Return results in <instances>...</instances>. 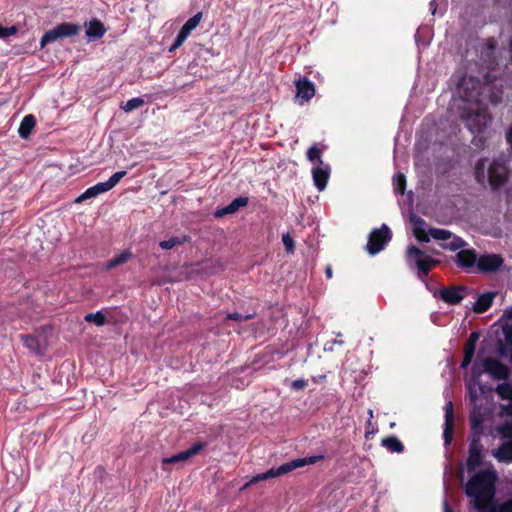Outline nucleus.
Wrapping results in <instances>:
<instances>
[{"instance_id": "nucleus-42", "label": "nucleus", "mask_w": 512, "mask_h": 512, "mask_svg": "<svg viewBox=\"0 0 512 512\" xmlns=\"http://www.w3.org/2000/svg\"><path fill=\"white\" fill-rule=\"evenodd\" d=\"M186 39H187V37L179 32L173 45L170 47L169 51L172 52V51L176 50L177 48H179Z\"/></svg>"}, {"instance_id": "nucleus-41", "label": "nucleus", "mask_w": 512, "mask_h": 512, "mask_svg": "<svg viewBox=\"0 0 512 512\" xmlns=\"http://www.w3.org/2000/svg\"><path fill=\"white\" fill-rule=\"evenodd\" d=\"M228 319L234 320V321H244L252 318L251 314H241V313H230L227 315Z\"/></svg>"}, {"instance_id": "nucleus-37", "label": "nucleus", "mask_w": 512, "mask_h": 512, "mask_svg": "<svg viewBox=\"0 0 512 512\" xmlns=\"http://www.w3.org/2000/svg\"><path fill=\"white\" fill-rule=\"evenodd\" d=\"M282 242L288 253H292L294 251V240L289 234H284L282 236Z\"/></svg>"}, {"instance_id": "nucleus-8", "label": "nucleus", "mask_w": 512, "mask_h": 512, "mask_svg": "<svg viewBox=\"0 0 512 512\" xmlns=\"http://www.w3.org/2000/svg\"><path fill=\"white\" fill-rule=\"evenodd\" d=\"M408 256L415 259L416 265L423 275H427L432 266L437 263V261L433 260L415 246H411L408 249Z\"/></svg>"}, {"instance_id": "nucleus-39", "label": "nucleus", "mask_w": 512, "mask_h": 512, "mask_svg": "<svg viewBox=\"0 0 512 512\" xmlns=\"http://www.w3.org/2000/svg\"><path fill=\"white\" fill-rule=\"evenodd\" d=\"M235 213L234 209L231 207L230 204H228L227 206L221 208V209H218L214 212V216L217 217V218H220L224 215H227V214H233Z\"/></svg>"}, {"instance_id": "nucleus-55", "label": "nucleus", "mask_w": 512, "mask_h": 512, "mask_svg": "<svg viewBox=\"0 0 512 512\" xmlns=\"http://www.w3.org/2000/svg\"><path fill=\"white\" fill-rule=\"evenodd\" d=\"M444 512H452V511L450 510V508H449V506H448V503H447V502H445V503H444Z\"/></svg>"}, {"instance_id": "nucleus-32", "label": "nucleus", "mask_w": 512, "mask_h": 512, "mask_svg": "<svg viewBox=\"0 0 512 512\" xmlns=\"http://www.w3.org/2000/svg\"><path fill=\"white\" fill-rule=\"evenodd\" d=\"M22 341L25 347L28 349L34 351V352H40V344L38 340L33 336H22Z\"/></svg>"}, {"instance_id": "nucleus-35", "label": "nucleus", "mask_w": 512, "mask_h": 512, "mask_svg": "<svg viewBox=\"0 0 512 512\" xmlns=\"http://www.w3.org/2000/svg\"><path fill=\"white\" fill-rule=\"evenodd\" d=\"M126 171H118L116 173H114L108 180V184L110 185L111 188H114L119 182L120 180L126 175Z\"/></svg>"}, {"instance_id": "nucleus-30", "label": "nucleus", "mask_w": 512, "mask_h": 512, "mask_svg": "<svg viewBox=\"0 0 512 512\" xmlns=\"http://www.w3.org/2000/svg\"><path fill=\"white\" fill-rule=\"evenodd\" d=\"M144 105V100L140 97L132 98L128 100L124 105H122V109L125 112H131L135 109H138Z\"/></svg>"}, {"instance_id": "nucleus-15", "label": "nucleus", "mask_w": 512, "mask_h": 512, "mask_svg": "<svg viewBox=\"0 0 512 512\" xmlns=\"http://www.w3.org/2000/svg\"><path fill=\"white\" fill-rule=\"evenodd\" d=\"M411 222L413 224V233L417 240L421 242H429L430 234L429 231H426V223L419 217L413 216L411 217Z\"/></svg>"}, {"instance_id": "nucleus-48", "label": "nucleus", "mask_w": 512, "mask_h": 512, "mask_svg": "<svg viewBox=\"0 0 512 512\" xmlns=\"http://www.w3.org/2000/svg\"><path fill=\"white\" fill-rule=\"evenodd\" d=\"M501 414L512 416V404L501 406Z\"/></svg>"}, {"instance_id": "nucleus-51", "label": "nucleus", "mask_w": 512, "mask_h": 512, "mask_svg": "<svg viewBox=\"0 0 512 512\" xmlns=\"http://www.w3.org/2000/svg\"><path fill=\"white\" fill-rule=\"evenodd\" d=\"M470 398L473 403L476 401L477 398V393L475 391H472V389H470Z\"/></svg>"}, {"instance_id": "nucleus-10", "label": "nucleus", "mask_w": 512, "mask_h": 512, "mask_svg": "<svg viewBox=\"0 0 512 512\" xmlns=\"http://www.w3.org/2000/svg\"><path fill=\"white\" fill-rule=\"evenodd\" d=\"M204 448L203 443H195L191 448L182 451L178 454H175L171 457L163 458V464H176L179 462H185L189 460L191 457L197 455Z\"/></svg>"}, {"instance_id": "nucleus-14", "label": "nucleus", "mask_w": 512, "mask_h": 512, "mask_svg": "<svg viewBox=\"0 0 512 512\" xmlns=\"http://www.w3.org/2000/svg\"><path fill=\"white\" fill-rule=\"evenodd\" d=\"M329 174L330 169L328 166L322 167V165H320L312 170L313 181L318 190L322 191L325 189Z\"/></svg>"}, {"instance_id": "nucleus-20", "label": "nucleus", "mask_w": 512, "mask_h": 512, "mask_svg": "<svg viewBox=\"0 0 512 512\" xmlns=\"http://www.w3.org/2000/svg\"><path fill=\"white\" fill-rule=\"evenodd\" d=\"M453 424V406L451 402H448L445 407V430H444V438L445 442L448 444L451 439V429Z\"/></svg>"}, {"instance_id": "nucleus-40", "label": "nucleus", "mask_w": 512, "mask_h": 512, "mask_svg": "<svg viewBox=\"0 0 512 512\" xmlns=\"http://www.w3.org/2000/svg\"><path fill=\"white\" fill-rule=\"evenodd\" d=\"M499 432L503 437L512 438V422L502 425Z\"/></svg>"}, {"instance_id": "nucleus-47", "label": "nucleus", "mask_w": 512, "mask_h": 512, "mask_svg": "<svg viewBox=\"0 0 512 512\" xmlns=\"http://www.w3.org/2000/svg\"><path fill=\"white\" fill-rule=\"evenodd\" d=\"M475 347H476L475 345L470 344V343L467 342L465 344L464 354H466L468 356H473L474 357Z\"/></svg>"}, {"instance_id": "nucleus-44", "label": "nucleus", "mask_w": 512, "mask_h": 512, "mask_svg": "<svg viewBox=\"0 0 512 512\" xmlns=\"http://www.w3.org/2000/svg\"><path fill=\"white\" fill-rule=\"evenodd\" d=\"M307 386V381L304 379H297L291 382V388L294 390H302Z\"/></svg>"}, {"instance_id": "nucleus-21", "label": "nucleus", "mask_w": 512, "mask_h": 512, "mask_svg": "<svg viewBox=\"0 0 512 512\" xmlns=\"http://www.w3.org/2000/svg\"><path fill=\"white\" fill-rule=\"evenodd\" d=\"M493 456L500 462L512 461V442L503 444L497 450L493 451Z\"/></svg>"}, {"instance_id": "nucleus-9", "label": "nucleus", "mask_w": 512, "mask_h": 512, "mask_svg": "<svg viewBox=\"0 0 512 512\" xmlns=\"http://www.w3.org/2000/svg\"><path fill=\"white\" fill-rule=\"evenodd\" d=\"M296 99L302 105L305 102H308L315 95V86L314 84L304 79H299L296 81Z\"/></svg>"}, {"instance_id": "nucleus-19", "label": "nucleus", "mask_w": 512, "mask_h": 512, "mask_svg": "<svg viewBox=\"0 0 512 512\" xmlns=\"http://www.w3.org/2000/svg\"><path fill=\"white\" fill-rule=\"evenodd\" d=\"M104 33V26L99 20H92L87 25L86 36L89 38L99 39Z\"/></svg>"}, {"instance_id": "nucleus-16", "label": "nucleus", "mask_w": 512, "mask_h": 512, "mask_svg": "<svg viewBox=\"0 0 512 512\" xmlns=\"http://www.w3.org/2000/svg\"><path fill=\"white\" fill-rule=\"evenodd\" d=\"M457 263L462 267H472L477 263L476 253L472 249H462L456 255Z\"/></svg>"}, {"instance_id": "nucleus-54", "label": "nucleus", "mask_w": 512, "mask_h": 512, "mask_svg": "<svg viewBox=\"0 0 512 512\" xmlns=\"http://www.w3.org/2000/svg\"><path fill=\"white\" fill-rule=\"evenodd\" d=\"M471 421H472L473 427H476L479 425V421L476 420V418L474 416L471 417Z\"/></svg>"}, {"instance_id": "nucleus-31", "label": "nucleus", "mask_w": 512, "mask_h": 512, "mask_svg": "<svg viewBox=\"0 0 512 512\" xmlns=\"http://www.w3.org/2000/svg\"><path fill=\"white\" fill-rule=\"evenodd\" d=\"M85 320L87 322L95 323L97 326H102L105 324L106 317L105 315L98 311L96 313H89L85 316Z\"/></svg>"}, {"instance_id": "nucleus-38", "label": "nucleus", "mask_w": 512, "mask_h": 512, "mask_svg": "<svg viewBox=\"0 0 512 512\" xmlns=\"http://www.w3.org/2000/svg\"><path fill=\"white\" fill-rule=\"evenodd\" d=\"M180 243H181V240L179 238L172 237L169 240L161 241L159 243V246L162 249H171V248H173L174 246H176L177 244H180Z\"/></svg>"}, {"instance_id": "nucleus-1", "label": "nucleus", "mask_w": 512, "mask_h": 512, "mask_svg": "<svg viewBox=\"0 0 512 512\" xmlns=\"http://www.w3.org/2000/svg\"><path fill=\"white\" fill-rule=\"evenodd\" d=\"M493 89L491 84L482 85L472 77H464L457 87L452 107L465 121L472 134H482L491 121L484 102L485 98L488 97L492 104H497L502 100V92L500 90L495 92Z\"/></svg>"}, {"instance_id": "nucleus-33", "label": "nucleus", "mask_w": 512, "mask_h": 512, "mask_svg": "<svg viewBox=\"0 0 512 512\" xmlns=\"http://www.w3.org/2000/svg\"><path fill=\"white\" fill-rule=\"evenodd\" d=\"M96 187L95 185L88 188L84 193H82L77 199H76V202L77 203H81L87 199H91V198H94L96 196L99 195L98 191L95 190Z\"/></svg>"}, {"instance_id": "nucleus-53", "label": "nucleus", "mask_w": 512, "mask_h": 512, "mask_svg": "<svg viewBox=\"0 0 512 512\" xmlns=\"http://www.w3.org/2000/svg\"><path fill=\"white\" fill-rule=\"evenodd\" d=\"M325 272H326V275H327L328 278H332V269H331V267H327Z\"/></svg>"}, {"instance_id": "nucleus-43", "label": "nucleus", "mask_w": 512, "mask_h": 512, "mask_svg": "<svg viewBox=\"0 0 512 512\" xmlns=\"http://www.w3.org/2000/svg\"><path fill=\"white\" fill-rule=\"evenodd\" d=\"M17 29L14 26L4 28L0 25V38H6L8 36L14 35Z\"/></svg>"}, {"instance_id": "nucleus-18", "label": "nucleus", "mask_w": 512, "mask_h": 512, "mask_svg": "<svg viewBox=\"0 0 512 512\" xmlns=\"http://www.w3.org/2000/svg\"><path fill=\"white\" fill-rule=\"evenodd\" d=\"M36 124L35 117L31 114L26 115L20 123L18 133L21 138L26 139Z\"/></svg>"}, {"instance_id": "nucleus-3", "label": "nucleus", "mask_w": 512, "mask_h": 512, "mask_svg": "<svg viewBox=\"0 0 512 512\" xmlns=\"http://www.w3.org/2000/svg\"><path fill=\"white\" fill-rule=\"evenodd\" d=\"M474 174L478 183H489L495 189L506 181L507 168L500 159L483 158L476 163Z\"/></svg>"}, {"instance_id": "nucleus-45", "label": "nucleus", "mask_w": 512, "mask_h": 512, "mask_svg": "<svg viewBox=\"0 0 512 512\" xmlns=\"http://www.w3.org/2000/svg\"><path fill=\"white\" fill-rule=\"evenodd\" d=\"M96 189L98 191L99 194H102V193H105V192H108L110 191L112 188L110 187V185L108 184L107 181L105 182H99L95 185Z\"/></svg>"}, {"instance_id": "nucleus-49", "label": "nucleus", "mask_w": 512, "mask_h": 512, "mask_svg": "<svg viewBox=\"0 0 512 512\" xmlns=\"http://www.w3.org/2000/svg\"><path fill=\"white\" fill-rule=\"evenodd\" d=\"M478 339H479V334L477 332H473L470 334L467 342L476 346Z\"/></svg>"}, {"instance_id": "nucleus-11", "label": "nucleus", "mask_w": 512, "mask_h": 512, "mask_svg": "<svg viewBox=\"0 0 512 512\" xmlns=\"http://www.w3.org/2000/svg\"><path fill=\"white\" fill-rule=\"evenodd\" d=\"M503 264V259L497 254L482 255L478 258L477 266L481 271L492 272Z\"/></svg>"}, {"instance_id": "nucleus-7", "label": "nucleus", "mask_w": 512, "mask_h": 512, "mask_svg": "<svg viewBox=\"0 0 512 512\" xmlns=\"http://www.w3.org/2000/svg\"><path fill=\"white\" fill-rule=\"evenodd\" d=\"M391 239L390 229L386 225H382L381 228L375 229L370 233L367 250L371 255H375L380 252L383 247Z\"/></svg>"}, {"instance_id": "nucleus-46", "label": "nucleus", "mask_w": 512, "mask_h": 512, "mask_svg": "<svg viewBox=\"0 0 512 512\" xmlns=\"http://www.w3.org/2000/svg\"><path fill=\"white\" fill-rule=\"evenodd\" d=\"M504 334L506 342H512V319L510 323L505 325Z\"/></svg>"}, {"instance_id": "nucleus-17", "label": "nucleus", "mask_w": 512, "mask_h": 512, "mask_svg": "<svg viewBox=\"0 0 512 512\" xmlns=\"http://www.w3.org/2000/svg\"><path fill=\"white\" fill-rule=\"evenodd\" d=\"M494 297L495 294L491 292L480 295L473 305V310L476 313L485 312L492 305Z\"/></svg>"}, {"instance_id": "nucleus-52", "label": "nucleus", "mask_w": 512, "mask_h": 512, "mask_svg": "<svg viewBox=\"0 0 512 512\" xmlns=\"http://www.w3.org/2000/svg\"><path fill=\"white\" fill-rule=\"evenodd\" d=\"M507 140L512 145V127L511 130L507 133Z\"/></svg>"}, {"instance_id": "nucleus-26", "label": "nucleus", "mask_w": 512, "mask_h": 512, "mask_svg": "<svg viewBox=\"0 0 512 512\" xmlns=\"http://www.w3.org/2000/svg\"><path fill=\"white\" fill-rule=\"evenodd\" d=\"M382 445L392 452H402L404 449L400 440L394 436L383 439Z\"/></svg>"}, {"instance_id": "nucleus-2", "label": "nucleus", "mask_w": 512, "mask_h": 512, "mask_svg": "<svg viewBox=\"0 0 512 512\" xmlns=\"http://www.w3.org/2000/svg\"><path fill=\"white\" fill-rule=\"evenodd\" d=\"M497 473L486 468L476 473L465 485V493L471 498V504L478 512L484 510L494 499Z\"/></svg>"}, {"instance_id": "nucleus-34", "label": "nucleus", "mask_w": 512, "mask_h": 512, "mask_svg": "<svg viewBox=\"0 0 512 512\" xmlns=\"http://www.w3.org/2000/svg\"><path fill=\"white\" fill-rule=\"evenodd\" d=\"M405 176L403 174H397L394 179V189L398 193H403L405 188Z\"/></svg>"}, {"instance_id": "nucleus-5", "label": "nucleus", "mask_w": 512, "mask_h": 512, "mask_svg": "<svg viewBox=\"0 0 512 512\" xmlns=\"http://www.w3.org/2000/svg\"><path fill=\"white\" fill-rule=\"evenodd\" d=\"M473 371L476 375L487 373L496 380H506L509 376L508 367L492 357L477 359L473 365Z\"/></svg>"}, {"instance_id": "nucleus-24", "label": "nucleus", "mask_w": 512, "mask_h": 512, "mask_svg": "<svg viewBox=\"0 0 512 512\" xmlns=\"http://www.w3.org/2000/svg\"><path fill=\"white\" fill-rule=\"evenodd\" d=\"M61 39L78 34L80 27L72 23H62L57 26Z\"/></svg>"}, {"instance_id": "nucleus-56", "label": "nucleus", "mask_w": 512, "mask_h": 512, "mask_svg": "<svg viewBox=\"0 0 512 512\" xmlns=\"http://www.w3.org/2000/svg\"><path fill=\"white\" fill-rule=\"evenodd\" d=\"M369 416L372 418L373 417V411L372 410H369Z\"/></svg>"}, {"instance_id": "nucleus-4", "label": "nucleus", "mask_w": 512, "mask_h": 512, "mask_svg": "<svg viewBox=\"0 0 512 512\" xmlns=\"http://www.w3.org/2000/svg\"><path fill=\"white\" fill-rule=\"evenodd\" d=\"M323 459V455L318 456H310V457H304V458H297L292 461H289L287 463L282 464L278 468H271L267 470L264 473L257 474L253 476L249 482H247L243 487L242 490L247 489L252 484L258 483L260 481H265L268 479L276 478L280 475L289 473L297 468L303 467L305 465H311L315 464L316 462Z\"/></svg>"}, {"instance_id": "nucleus-23", "label": "nucleus", "mask_w": 512, "mask_h": 512, "mask_svg": "<svg viewBox=\"0 0 512 512\" xmlns=\"http://www.w3.org/2000/svg\"><path fill=\"white\" fill-rule=\"evenodd\" d=\"M130 258H131V253L129 251H123L120 254H118L117 256L110 259L108 262H106L105 269L110 270L119 265L125 264L126 262H128V260Z\"/></svg>"}, {"instance_id": "nucleus-12", "label": "nucleus", "mask_w": 512, "mask_h": 512, "mask_svg": "<svg viewBox=\"0 0 512 512\" xmlns=\"http://www.w3.org/2000/svg\"><path fill=\"white\" fill-rule=\"evenodd\" d=\"M482 461V445L474 439L469 446V455L466 462L469 471L475 470Z\"/></svg>"}, {"instance_id": "nucleus-13", "label": "nucleus", "mask_w": 512, "mask_h": 512, "mask_svg": "<svg viewBox=\"0 0 512 512\" xmlns=\"http://www.w3.org/2000/svg\"><path fill=\"white\" fill-rule=\"evenodd\" d=\"M466 288L451 287L439 291L441 298L449 304L459 303L465 296Z\"/></svg>"}, {"instance_id": "nucleus-22", "label": "nucleus", "mask_w": 512, "mask_h": 512, "mask_svg": "<svg viewBox=\"0 0 512 512\" xmlns=\"http://www.w3.org/2000/svg\"><path fill=\"white\" fill-rule=\"evenodd\" d=\"M202 19V13L198 12L193 17L187 20V22L180 29V33L188 37L189 34L199 25Z\"/></svg>"}, {"instance_id": "nucleus-36", "label": "nucleus", "mask_w": 512, "mask_h": 512, "mask_svg": "<svg viewBox=\"0 0 512 512\" xmlns=\"http://www.w3.org/2000/svg\"><path fill=\"white\" fill-rule=\"evenodd\" d=\"M248 204V198L247 197H238L235 198L231 203V207L234 209L235 212H237L240 208L245 207Z\"/></svg>"}, {"instance_id": "nucleus-6", "label": "nucleus", "mask_w": 512, "mask_h": 512, "mask_svg": "<svg viewBox=\"0 0 512 512\" xmlns=\"http://www.w3.org/2000/svg\"><path fill=\"white\" fill-rule=\"evenodd\" d=\"M430 236L438 241H441V247L450 251H456L463 248L466 243L458 236L453 235L446 229L432 228L429 229Z\"/></svg>"}, {"instance_id": "nucleus-28", "label": "nucleus", "mask_w": 512, "mask_h": 512, "mask_svg": "<svg viewBox=\"0 0 512 512\" xmlns=\"http://www.w3.org/2000/svg\"><path fill=\"white\" fill-rule=\"evenodd\" d=\"M496 393L501 399L512 400V384L502 383L496 387Z\"/></svg>"}, {"instance_id": "nucleus-29", "label": "nucleus", "mask_w": 512, "mask_h": 512, "mask_svg": "<svg viewBox=\"0 0 512 512\" xmlns=\"http://www.w3.org/2000/svg\"><path fill=\"white\" fill-rule=\"evenodd\" d=\"M321 155H322V152H321V150L316 145L310 147L308 149V151H307V159L311 163H318L319 166L323 165V161L321 159Z\"/></svg>"}, {"instance_id": "nucleus-25", "label": "nucleus", "mask_w": 512, "mask_h": 512, "mask_svg": "<svg viewBox=\"0 0 512 512\" xmlns=\"http://www.w3.org/2000/svg\"><path fill=\"white\" fill-rule=\"evenodd\" d=\"M481 512H512V499L503 502L502 504H495L493 501L488 507L484 508Z\"/></svg>"}, {"instance_id": "nucleus-50", "label": "nucleus", "mask_w": 512, "mask_h": 512, "mask_svg": "<svg viewBox=\"0 0 512 512\" xmlns=\"http://www.w3.org/2000/svg\"><path fill=\"white\" fill-rule=\"evenodd\" d=\"M473 356H468L464 354L463 361L461 363L462 368H466L472 362Z\"/></svg>"}, {"instance_id": "nucleus-27", "label": "nucleus", "mask_w": 512, "mask_h": 512, "mask_svg": "<svg viewBox=\"0 0 512 512\" xmlns=\"http://www.w3.org/2000/svg\"><path fill=\"white\" fill-rule=\"evenodd\" d=\"M61 39L60 34L58 32L57 26L49 31H47L43 37L41 38L40 45L44 47L45 45L55 42Z\"/></svg>"}]
</instances>
